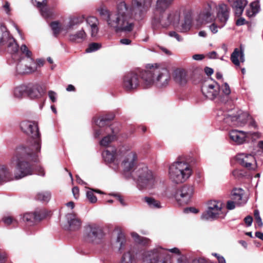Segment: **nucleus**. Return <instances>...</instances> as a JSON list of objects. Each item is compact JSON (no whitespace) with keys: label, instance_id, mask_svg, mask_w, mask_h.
Masks as SVG:
<instances>
[{"label":"nucleus","instance_id":"obj_1","mask_svg":"<svg viewBox=\"0 0 263 263\" xmlns=\"http://www.w3.org/2000/svg\"><path fill=\"white\" fill-rule=\"evenodd\" d=\"M151 5L149 0H132L128 3L120 2L114 11L103 8L98 11L116 32H129L134 27V20L142 19Z\"/></svg>","mask_w":263,"mask_h":263},{"label":"nucleus","instance_id":"obj_2","mask_svg":"<svg viewBox=\"0 0 263 263\" xmlns=\"http://www.w3.org/2000/svg\"><path fill=\"white\" fill-rule=\"evenodd\" d=\"M40 151L24 146H18L13 158L15 162L16 166L14 171V178L18 180L31 175L34 173V168L31 162H36Z\"/></svg>","mask_w":263,"mask_h":263},{"label":"nucleus","instance_id":"obj_3","mask_svg":"<svg viewBox=\"0 0 263 263\" xmlns=\"http://www.w3.org/2000/svg\"><path fill=\"white\" fill-rule=\"evenodd\" d=\"M140 78L142 85L144 88L153 86L159 88H166L171 79L170 70L157 63L147 64L146 69L141 72Z\"/></svg>","mask_w":263,"mask_h":263},{"label":"nucleus","instance_id":"obj_4","mask_svg":"<svg viewBox=\"0 0 263 263\" xmlns=\"http://www.w3.org/2000/svg\"><path fill=\"white\" fill-rule=\"evenodd\" d=\"M169 252L177 255L180 254L177 248L166 249L158 246L143 252L141 259L143 263H170L171 255Z\"/></svg>","mask_w":263,"mask_h":263},{"label":"nucleus","instance_id":"obj_5","mask_svg":"<svg viewBox=\"0 0 263 263\" xmlns=\"http://www.w3.org/2000/svg\"><path fill=\"white\" fill-rule=\"evenodd\" d=\"M192 174V170L191 165L180 158L172 163L169 167V179L176 184L185 182Z\"/></svg>","mask_w":263,"mask_h":263},{"label":"nucleus","instance_id":"obj_6","mask_svg":"<svg viewBox=\"0 0 263 263\" xmlns=\"http://www.w3.org/2000/svg\"><path fill=\"white\" fill-rule=\"evenodd\" d=\"M132 147L128 145H121L118 147L119 156V166L122 168L123 174L127 177H131V173L136 168L137 160V153L132 151Z\"/></svg>","mask_w":263,"mask_h":263},{"label":"nucleus","instance_id":"obj_7","mask_svg":"<svg viewBox=\"0 0 263 263\" xmlns=\"http://www.w3.org/2000/svg\"><path fill=\"white\" fill-rule=\"evenodd\" d=\"M131 177L137 181L140 190L152 188L155 183V178L152 172L143 164L139 165L133 170Z\"/></svg>","mask_w":263,"mask_h":263},{"label":"nucleus","instance_id":"obj_8","mask_svg":"<svg viewBox=\"0 0 263 263\" xmlns=\"http://www.w3.org/2000/svg\"><path fill=\"white\" fill-rule=\"evenodd\" d=\"M22 130L30 136V148L41 151V137L37 123L30 121H24L21 123Z\"/></svg>","mask_w":263,"mask_h":263},{"label":"nucleus","instance_id":"obj_9","mask_svg":"<svg viewBox=\"0 0 263 263\" xmlns=\"http://www.w3.org/2000/svg\"><path fill=\"white\" fill-rule=\"evenodd\" d=\"M20 50L25 57L21 58L18 60L16 67L17 72L20 74L33 72L36 66L31 51L25 44L21 46Z\"/></svg>","mask_w":263,"mask_h":263},{"label":"nucleus","instance_id":"obj_10","mask_svg":"<svg viewBox=\"0 0 263 263\" xmlns=\"http://www.w3.org/2000/svg\"><path fill=\"white\" fill-rule=\"evenodd\" d=\"M180 20V13L177 11L172 12L167 16L161 14L159 16L155 14L152 17V24L153 27L155 28L160 27L165 28L171 24L176 26L179 24Z\"/></svg>","mask_w":263,"mask_h":263},{"label":"nucleus","instance_id":"obj_11","mask_svg":"<svg viewBox=\"0 0 263 263\" xmlns=\"http://www.w3.org/2000/svg\"><path fill=\"white\" fill-rule=\"evenodd\" d=\"M194 194V186L192 185L184 184L177 189L175 197L179 204H185L191 201Z\"/></svg>","mask_w":263,"mask_h":263},{"label":"nucleus","instance_id":"obj_12","mask_svg":"<svg viewBox=\"0 0 263 263\" xmlns=\"http://www.w3.org/2000/svg\"><path fill=\"white\" fill-rule=\"evenodd\" d=\"M201 91L203 96L210 100L217 99L220 102L224 101V98L220 95V86L215 82L204 84L201 87Z\"/></svg>","mask_w":263,"mask_h":263},{"label":"nucleus","instance_id":"obj_13","mask_svg":"<svg viewBox=\"0 0 263 263\" xmlns=\"http://www.w3.org/2000/svg\"><path fill=\"white\" fill-rule=\"evenodd\" d=\"M118 147L117 148L110 147L102 153L104 161L110 164V167L115 171L119 170V156H118Z\"/></svg>","mask_w":263,"mask_h":263},{"label":"nucleus","instance_id":"obj_14","mask_svg":"<svg viewBox=\"0 0 263 263\" xmlns=\"http://www.w3.org/2000/svg\"><path fill=\"white\" fill-rule=\"evenodd\" d=\"M235 112H233V114H228V117L224 118V120L230 126H243L250 118L247 112L239 110L237 111L236 115H234Z\"/></svg>","mask_w":263,"mask_h":263},{"label":"nucleus","instance_id":"obj_15","mask_svg":"<svg viewBox=\"0 0 263 263\" xmlns=\"http://www.w3.org/2000/svg\"><path fill=\"white\" fill-rule=\"evenodd\" d=\"M216 4L213 2H209L205 4L200 11L198 18L202 23L208 24L215 21L214 10Z\"/></svg>","mask_w":263,"mask_h":263},{"label":"nucleus","instance_id":"obj_16","mask_svg":"<svg viewBox=\"0 0 263 263\" xmlns=\"http://www.w3.org/2000/svg\"><path fill=\"white\" fill-rule=\"evenodd\" d=\"M103 235L101 228L97 225H90L85 228L84 237L87 241L98 243L102 238Z\"/></svg>","mask_w":263,"mask_h":263},{"label":"nucleus","instance_id":"obj_17","mask_svg":"<svg viewBox=\"0 0 263 263\" xmlns=\"http://www.w3.org/2000/svg\"><path fill=\"white\" fill-rule=\"evenodd\" d=\"M123 87L126 91H132L139 85V81L137 74L130 72L126 74L123 78Z\"/></svg>","mask_w":263,"mask_h":263},{"label":"nucleus","instance_id":"obj_18","mask_svg":"<svg viewBox=\"0 0 263 263\" xmlns=\"http://www.w3.org/2000/svg\"><path fill=\"white\" fill-rule=\"evenodd\" d=\"M215 8L217 10L216 17L219 23L222 24V26H225L229 18L230 8L223 3L216 5Z\"/></svg>","mask_w":263,"mask_h":263},{"label":"nucleus","instance_id":"obj_19","mask_svg":"<svg viewBox=\"0 0 263 263\" xmlns=\"http://www.w3.org/2000/svg\"><path fill=\"white\" fill-rule=\"evenodd\" d=\"M46 216V214L43 210L35 211L33 213H27L24 214L23 220L29 224H32L34 222L40 221Z\"/></svg>","mask_w":263,"mask_h":263},{"label":"nucleus","instance_id":"obj_20","mask_svg":"<svg viewBox=\"0 0 263 263\" xmlns=\"http://www.w3.org/2000/svg\"><path fill=\"white\" fill-rule=\"evenodd\" d=\"M250 134L241 130H232L230 132L229 136L231 141L237 144H241L248 141V136Z\"/></svg>","mask_w":263,"mask_h":263},{"label":"nucleus","instance_id":"obj_21","mask_svg":"<svg viewBox=\"0 0 263 263\" xmlns=\"http://www.w3.org/2000/svg\"><path fill=\"white\" fill-rule=\"evenodd\" d=\"M237 161L243 167L250 169L253 163H255V159L253 155L240 153L236 156Z\"/></svg>","mask_w":263,"mask_h":263},{"label":"nucleus","instance_id":"obj_22","mask_svg":"<svg viewBox=\"0 0 263 263\" xmlns=\"http://www.w3.org/2000/svg\"><path fill=\"white\" fill-rule=\"evenodd\" d=\"M84 21L85 17L83 15L71 16L67 21L65 22L62 29H64L66 31L72 30L74 26L81 24Z\"/></svg>","mask_w":263,"mask_h":263},{"label":"nucleus","instance_id":"obj_23","mask_svg":"<svg viewBox=\"0 0 263 263\" xmlns=\"http://www.w3.org/2000/svg\"><path fill=\"white\" fill-rule=\"evenodd\" d=\"M44 93V88L38 84L27 85V95L31 98L41 97Z\"/></svg>","mask_w":263,"mask_h":263},{"label":"nucleus","instance_id":"obj_24","mask_svg":"<svg viewBox=\"0 0 263 263\" xmlns=\"http://www.w3.org/2000/svg\"><path fill=\"white\" fill-rule=\"evenodd\" d=\"M173 79L178 84L184 85L187 82L186 72L182 69H176L173 72Z\"/></svg>","mask_w":263,"mask_h":263},{"label":"nucleus","instance_id":"obj_25","mask_svg":"<svg viewBox=\"0 0 263 263\" xmlns=\"http://www.w3.org/2000/svg\"><path fill=\"white\" fill-rule=\"evenodd\" d=\"M136 252L133 248H130L122 254L121 263H137Z\"/></svg>","mask_w":263,"mask_h":263},{"label":"nucleus","instance_id":"obj_26","mask_svg":"<svg viewBox=\"0 0 263 263\" xmlns=\"http://www.w3.org/2000/svg\"><path fill=\"white\" fill-rule=\"evenodd\" d=\"M66 219L68 223V230L75 231L78 230L81 224V222L74 214L69 213L66 215Z\"/></svg>","mask_w":263,"mask_h":263},{"label":"nucleus","instance_id":"obj_27","mask_svg":"<svg viewBox=\"0 0 263 263\" xmlns=\"http://www.w3.org/2000/svg\"><path fill=\"white\" fill-rule=\"evenodd\" d=\"M231 60L237 66L240 65V62L243 63L245 62L244 50L242 49V46H240V50L238 48L234 49L231 54Z\"/></svg>","mask_w":263,"mask_h":263},{"label":"nucleus","instance_id":"obj_28","mask_svg":"<svg viewBox=\"0 0 263 263\" xmlns=\"http://www.w3.org/2000/svg\"><path fill=\"white\" fill-rule=\"evenodd\" d=\"M173 0H157L155 9L156 11L155 14L157 16L163 14V12L168 8L172 4Z\"/></svg>","mask_w":263,"mask_h":263},{"label":"nucleus","instance_id":"obj_29","mask_svg":"<svg viewBox=\"0 0 263 263\" xmlns=\"http://www.w3.org/2000/svg\"><path fill=\"white\" fill-rule=\"evenodd\" d=\"M244 191L241 189H235L232 193V198L236 205H241L247 202V199L243 197Z\"/></svg>","mask_w":263,"mask_h":263},{"label":"nucleus","instance_id":"obj_30","mask_svg":"<svg viewBox=\"0 0 263 263\" xmlns=\"http://www.w3.org/2000/svg\"><path fill=\"white\" fill-rule=\"evenodd\" d=\"M10 169L5 165H0V183H4L13 180Z\"/></svg>","mask_w":263,"mask_h":263},{"label":"nucleus","instance_id":"obj_31","mask_svg":"<svg viewBox=\"0 0 263 263\" xmlns=\"http://www.w3.org/2000/svg\"><path fill=\"white\" fill-rule=\"evenodd\" d=\"M228 1L229 3L234 1L233 8L235 14L238 16L242 14L245 7L248 4L247 0H228Z\"/></svg>","mask_w":263,"mask_h":263},{"label":"nucleus","instance_id":"obj_32","mask_svg":"<svg viewBox=\"0 0 263 263\" xmlns=\"http://www.w3.org/2000/svg\"><path fill=\"white\" fill-rule=\"evenodd\" d=\"M5 45L7 46L8 51L10 53L14 54L13 58L15 59L16 56L15 54L18 50V45L16 43L15 39L10 35L8 40H7L6 42H5Z\"/></svg>","mask_w":263,"mask_h":263},{"label":"nucleus","instance_id":"obj_33","mask_svg":"<svg viewBox=\"0 0 263 263\" xmlns=\"http://www.w3.org/2000/svg\"><path fill=\"white\" fill-rule=\"evenodd\" d=\"M85 20L87 24L90 26L91 27V32L92 36H96L98 32V25L99 24V21L98 19L94 16H89L86 18Z\"/></svg>","mask_w":263,"mask_h":263},{"label":"nucleus","instance_id":"obj_34","mask_svg":"<svg viewBox=\"0 0 263 263\" xmlns=\"http://www.w3.org/2000/svg\"><path fill=\"white\" fill-rule=\"evenodd\" d=\"M221 213V210L208 209L206 212L202 214L201 218L202 219L206 220L215 219L219 217Z\"/></svg>","mask_w":263,"mask_h":263},{"label":"nucleus","instance_id":"obj_35","mask_svg":"<svg viewBox=\"0 0 263 263\" xmlns=\"http://www.w3.org/2000/svg\"><path fill=\"white\" fill-rule=\"evenodd\" d=\"M116 244L119 251L124 250L126 247V239L124 234L120 230L118 232Z\"/></svg>","mask_w":263,"mask_h":263},{"label":"nucleus","instance_id":"obj_36","mask_svg":"<svg viewBox=\"0 0 263 263\" xmlns=\"http://www.w3.org/2000/svg\"><path fill=\"white\" fill-rule=\"evenodd\" d=\"M34 5L35 3L36 6L41 9V13L44 17H48L49 16L50 14L48 10L46 7V0H32Z\"/></svg>","mask_w":263,"mask_h":263},{"label":"nucleus","instance_id":"obj_37","mask_svg":"<svg viewBox=\"0 0 263 263\" xmlns=\"http://www.w3.org/2000/svg\"><path fill=\"white\" fill-rule=\"evenodd\" d=\"M9 36L10 34L7 28L4 26L0 25V46L5 45V42Z\"/></svg>","mask_w":263,"mask_h":263},{"label":"nucleus","instance_id":"obj_38","mask_svg":"<svg viewBox=\"0 0 263 263\" xmlns=\"http://www.w3.org/2000/svg\"><path fill=\"white\" fill-rule=\"evenodd\" d=\"M144 200L151 208L159 209L162 207L161 203L153 197H146L144 198Z\"/></svg>","mask_w":263,"mask_h":263},{"label":"nucleus","instance_id":"obj_39","mask_svg":"<svg viewBox=\"0 0 263 263\" xmlns=\"http://www.w3.org/2000/svg\"><path fill=\"white\" fill-rule=\"evenodd\" d=\"M111 134H109L107 136L104 137L100 141V144L103 146H107L111 142L116 139V136L114 131L112 132Z\"/></svg>","mask_w":263,"mask_h":263},{"label":"nucleus","instance_id":"obj_40","mask_svg":"<svg viewBox=\"0 0 263 263\" xmlns=\"http://www.w3.org/2000/svg\"><path fill=\"white\" fill-rule=\"evenodd\" d=\"M131 236L136 242L143 246L147 245L150 242V240L149 239L141 237L137 233L132 232Z\"/></svg>","mask_w":263,"mask_h":263},{"label":"nucleus","instance_id":"obj_41","mask_svg":"<svg viewBox=\"0 0 263 263\" xmlns=\"http://www.w3.org/2000/svg\"><path fill=\"white\" fill-rule=\"evenodd\" d=\"M86 34L85 31L82 29L75 34H72L69 35V40L71 41H77L78 40H83L85 39Z\"/></svg>","mask_w":263,"mask_h":263},{"label":"nucleus","instance_id":"obj_42","mask_svg":"<svg viewBox=\"0 0 263 263\" xmlns=\"http://www.w3.org/2000/svg\"><path fill=\"white\" fill-rule=\"evenodd\" d=\"M25 93L27 94V85L17 86L14 90V95L16 98H22Z\"/></svg>","mask_w":263,"mask_h":263},{"label":"nucleus","instance_id":"obj_43","mask_svg":"<svg viewBox=\"0 0 263 263\" xmlns=\"http://www.w3.org/2000/svg\"><path fill=\"white\" fill-rule=\"evenodd\" d=\"M114 115H105L104 117H101L95 121L97 125L99 127L103 126L106 124L107 121L111 120L114 119Z\"/></svg>","mask_w":263,"mask_h":263},{"label":"nucleus","instance_id":"obj_44","mask_svg":"<svg viewBox=\"0 0 263 263\" xmlns=\"http://www.w3.org/2000/svg\"><path fill=\"white\" fill-rule=\"evenodd\" d=\"M221 90L222 91L221 92L220 91V95L224 99V101L223 102H225L227 100L228 96L231 93L230 88L228 84L227 83H224V84L221 86Z\"/></svg>","mask_w":263,"mask_h":263},{"label":"nucleus","instance_id":"obj_45","mask_svg":"<svg viewBox=\"0 0 263 263\" xmlns=\"http://www.w3.org/2000/svg\"><path fill=\"white\" fill-rule=\"evenodd\" d=\"M233 112H236L235 109H233L228 112H224L222 110H219L217 112V116L218 118V120L219 121H223L227 123L226 121L224 120V118H226L228 117V114H233Z\"/></svg>","mask_w":263,"mask_h":263},{"label":"nucleus","instance_id":"obj_46","mask_svg":"<svg viewBox=\"0 0 263 263\" xmlns=\"http://www.w3.org/2000/svg\"><path fill=\"white\" fill-rule=\"evenodd\" d=\"M1 10L2 11L6 13L8 16H10L11 15L12 9L11 7L10 3L8 1H6L3 2Z\"/></svg>","mask_w":263,"mask_h":263},{"label":"nucleus","instance_id":"obj_47","mask_svg":"<svg viewBox=\"0 0 263 263\" xmlns=\"http://www.w3.org/2000/svg\"><path fill=\"white\" fill-rule=\"evenodd\" d=\"M51 28L54 35L57 36L61 31H65L62 29L63 26H61L59 22H53L50 24Z\"/></svg>","mask_w":263,"mask_h":263},{"label":"nucleus","instance_id":"obj_48","mask_svg":"<svg viewBox=\"0 0 263 263\" xmlns=\"http://www.w3.org/2000/svg\"><path fill=\"white\" fill-rule=\"evenodd\" d=\"M51 197V194L49 192H44L39 193L36 196V198L38 200L42 201L47 202L49 200Z\"/></svg>","mask_w":263,"mask_h":263},{"label":"nucleus","instance_id":"obj_49","mask_svg":"<svg viewBox=\"0 0 263 263\" xmlns=\"http://www.w3.org/2000/svg\"><path fill=\"white\" fill-rule=\"evenodd\" d=\"M212 24L208 26V28L209 30L211 31L213 34H215L218 32V29L223 28L224 26H222V24H220L219 25H217L215 21L211 22Z\"/></svg>","mask_w":263,"mask_h":263},{"label":"nucleus","instance_id":"obj_50","mask_svg":"<svg viewBox=\"0 0 263 263\" xmlns=\"http://www.w3.org/2000/svg\"><path fill=\"white\" fill-rule=\"evenodd\" d=\"M212 210H221L222 209V203L217 201H211L209 203L208 209Z\"/></svg>","mask_w":263,"mask_h":263},{"label":"nucleus","instance_id":"obj_51","mask_svg":"<svg viewBox=\"0 0 263 263\" xmlns=\"http://www.w3.org/2000/svg\"><path fill=\"white\" fill-rule=\"evenodd\" d=\"M191 20L186 18L184 23L182 24L180 30L181 32H186L190 30L191 26Z\"/></svg>","mask_w":263,"mask_h":263},{"label":"nucleus","instance_id":"obj_52","mask_svg":"<svg viewBox=\"0 0 263 263\" xmlns=\"http://www.w3.org/2000/svg\"><path fill=\"white\" fill-rule=\"evenodd\" d=\"M101 47V45L97 43H92L89 45L88 47L86 49V52L87 53L94 52Z\"/></svg>","mask_w":263,"mask_h":263},{"label":"nucleus","instance_id":"obj_53","mask_svg":"<svg viewBox=\"0 0 263 263\" xmlns=\"http://www.w3.org/2000/svg\"><path fill=\"white\" fill-rule=\"evenodd\" d=\"M93 191V190L88 191L86 194L87 199L92 203L96 202L97 201V198L94 195Z\"/></svg>","mask_w":263,"mask_h":263},{"label":"nucleus","instance_id":"obj_54","mask_svg":"<svg viewBox=\"0 0 263 263\" xmlns=\"http://www.w3.org/2000/svg\"><path fill=\"white\" fill-rule=\"evenodd\" d=\"M3 221L7 225H9L14 222H17V220L15 219L10 216L4 217L3 218Z\"/></svg>","mask_w":263,"mask_h":263},{"label":"nucleus","instance_id":"obj_55","mask_svg":"<svg viewBox=\"0 0 263 263\" xmlns=\"http://www.w3.org/2000/svg\"><path fill=\"white\" fill-rule=\"evenodd\" d=\"M252 11L255 14L258 12L259 9V5L257 2H253L251 4Z\"/></svg>","mask_w":263,"mask_h":263},{"label":"nucleus","instance_id":"obj_56","mask_svg":"<svg viewBox=\"0 0 263 263\" xmlns=\"http://www.w3.org/2000/svg\"><path fill=\"white\" fill-rule=\"evenodd\" d=\"M48 96L52 102H55L56 101L57 93L54 91L52 90L49 91Z\"/></svg>","mask_w":263,"mask_h":263},{"label":"nucleus","instance_id":"obj_57","mask_svg":"<svg viewBox=\"0 0 263 263\" xmlns=\"http://www.w3.org/2000/svg\"><path fill=\"white\" fill-rule=\"evenodd\" d=\"M169 35L171 37H175L178 41L180 42L182 41V38L175 31H171L169 33Z\"/></svg>","mask_w":263,"mask_h":263},{"label":"nucleus","instance_id":"obj_58","mask_svg":"<svg viewBox=\"0 0 263 263\" xmlns=\"http://www.w3.org/2000/svg\"><path fill=\"white\" fill-rule=\"evenodd\" d=\"M244 220L246 224L248 227H250L251 226L252 223L253 218L251 216H248L246 217H245Z\"/></svg>","mask_w":263,"mask_h":263},{"label":"nucleus","instance_id":"obj_59","mask_svg":"<svg viewBox=\"0 0 263 263\" xmlns=\"http://www.w3.org/2000/svg\"><path fill=\"white\" fill-rule=\"evenodd\" d=\"M72 192L73 195L74 197L76 199L78 198L79 195V189L78 187H73L72 190Z\"/></svg>","mask_w":263,"mask_h":263},{"label":"nucleus","instance_id":"obj_60","mask_svg":"<svg viewBox=\"0 0 263 263\" xmlns=\"http://www.w3.org/2000/svg\"><path fill=\"white\" fill-rule=\"evenodd\" d=\"M235 204H236L235 202V201H229L227 202V208L229 210H233L235 207Z\"/></svg>","mask_w":263,"mask_h":263},{"label":"nucleus","instance_id":"obj_61","mask_svg":"<svg viewBox=\"0 0 263 263\" xmlns=\"http://www.w3.org/2000/svg\"><path fill=\"white\" fill-rule=\"evenodd\" d=\"M35 171L37 175L44 176L45 175V172L43 168L41 166H37L35 168Z\"/></svg>","mask_w":263,"mask_h":263},{"label":"nucleus","instance_id":"obj_62","mask_svg":"<svg viewBox=\"0 0 263 263\" xmlns=\"http://www.w3.org/2000/svg\"><path fill=\"white\" fill-rule=\"evenodd\" d=\"M35 64H36V68L34 70L33 72H34L36 70L37 68L38 67H42L44 65V61L43 60H41V59H38L36 60V61L35 62Z\"/></svg>","mask_w":263,"mask_h":263},{"label":"nucleus","instance_id":"obj_63","mask_svg":"<svg viewBox=\"0 0 263 263\" xmlns=\"http://www.w3.org/2000/svg\"><path fill=\"white\" fill-rule=\"evenodd\" d=\"M192 58L194 60L200 61L204 58V55L203 54H196L193 55Z\"/></svg>","mask_w":263,"mask_h":263},{"label":"nucleus","instance_id":"obj_64","mask_svg":"<svg viewBox=\"0 0 263 263\" xmlns=\"http://www.w3.org/2000/svg\"><path fill=\"white\" fill-rule=\"evenodd\" d=\"M6 255L5 253L0 252V263H4L6 259Z\"/></svg>","mask_w":263,"mask_h":263}]
</instances>
